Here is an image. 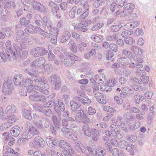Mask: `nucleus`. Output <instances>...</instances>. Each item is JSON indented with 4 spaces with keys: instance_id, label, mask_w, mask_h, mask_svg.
<instances>
[{
    "instance_id": "36",
    "label": "nucleus",
    "mask_w": 156,
    "mask_h": 156,
    "mask_svg": "<svg viewBox=\"0 0 156 156\" xmlns=\"http://www.w3.org/2000/svg\"><path fill=\"white\" fill-rule=\"evenodd\" d=\"M63 116L65 118L68 119L69 120H75L74 116L73 114H69V112L67 111H64Z\"/></svg>"
},
{
    "instance_id": "55",
    "label": "nucleus",
    "mask_w": 156,
    "mask_h": 156,
    "mask_svg": "<svg viewBox=\"0 0 156 156\" xmlns=\"http://www.w3.org/2000/svg\"><path fill=\"white\" fill-rule=\"evenodd\" d=\"M12 126L11 123H9V122L7 121V122L2 124L0 126V129L2 131L5 130Z\"/></svg>"
},
{
    "instance_id": "22",
    "label": "nucleus",
    "mask_w": 156,
    "mask_h": 156,
    "mask_svg": "<svg viewBox=\"0 0 156 156\" xmlns=\"http://www.w3.org/2000/svg\"><path fill=\"white\" fill-rule=\"evenodd\" d=\"M76 99L83 105L90 104L91 102V100L87 97H77L76 98Z\"/></svg>"
},
{
    "instance_id": "50",
    "label": "nucleus",
    "mask_w": 156,
    "mask_h": 156,
    "mask_svg": "<svg viewBox=\"0 0 156 156\" xmlns=\"http://www.w3.org/2000/svg\"><path fill=\"white\" fill-rule=\"evenodd\" d=\"M59 30L56 27H52L51 28L49 32L50 33L51 36H57L58 34V33Z\"/></svg>"
},
{
    "instance_id": "31",
    "label": "nucleus",
    "mask_w": 156,
    "mask_h": 156,
    "mask_svg": "<svg viewBox=\"0 0 156 156\" xmlns=\"http://www.w3.org/2000/svg\"><path fill=\"white\" fill-rule=\"evenodd\" d=\"M59 146L60 148H62L63 149L71 148V146L67 142L63 140H61L59 141Z\"/></svg>"
},
{
    "instance_id": "60",
    "label": "nucleus",
    "mask_w": 156,
    "mask_h": 156,
    "mask_svg": "<svg viewBox=\"0 0 156 156\" xmlns=\"http://www.w3.org/2000/svg\"><path fill=\"white\" fill-rule=\"evenodd\" d=\"M103 3H104L103 0H95L93 3V6L97 8L101 6Z\"/></svg>"
},
{
    "instance_id": "27",
    "label": "nucleus",
    "mask_w": 156,
    "mask_h": 156,
    "mask_svg": "<svg viewBox=\"0 0 156 156\" xmlns=\"http://www.w3.org/2000/svg\"><path fill=\"white\" fill-rule=\"evenodd\" d=\"M130 49L136 55H141L143 54L142 49H140L138 47L136 46H131L130 47Z\"/></svg>"
},
{
    "instance_id": "25",
    "label": "nucleus",
    "mask_w": 156,
    "mask_h": 156,
    "mask_svg": "<svg viewBox=\"0 0 156 156\" xmlns=\"http://www.w3.org/2000/svg\"><path fill=\"white\" fill-rule=\"evenodd\" d=\"M3 119L5 120L7 119V121L9 123H11L12 125V123L15 122L18 119V118L16 115H13L10 116L6 115L3 117Z\"/></svg>"
},
{
    "instance_id": "8",
    "label": "nucleus",
    "mask_w": 156,
    "mask_h": 156,
    "mask_svg": "<svg viewBox=\"0 0 156 156\" xmlns=\"http://www.w3.org/2000/svg\"><path fill=\"white\" fill-rule=\"evenodd\" d=\"M87 2V0L85 2ZM82 5L83 9V10L82 14L80 15L79 18L81 20H83L87 17L89 14L90 6L87 3H83L82 4Z\"/></svg>"
},
{
    "instance_id": "64",
    "label": "nucleus",
    "mask_w": 156,
    "mask_h": 156,
    "mask_svg": "<svg viewBox=\"0 0 156 156\" xmlns=\"http://www.w3.org/2000/svg\"><path fill=\"white\" fill-rule=\"evenodd\" d=\"M42 113L45 116L49 117L51 115L52 111L51 109L46 108L43 110Z\"/></svg>"
},
{
    "instance_id": "30",
    "label": "nucleus",
    "mask_w": 156,
    "mask_h": 156,
    "mask_svg": "<svg viewBox=\"0 0 156 156\" xmlns=\"http://www.w3.org/2000/svg\"><path fill=\"white\" fill-rule=\"evenodd\" d=\"M87 27L84 21H83L78 23V26H77V28L76 29L80 31L85 32L87 30Z\"/></svg>"
},
{
    "instance_id": "62",
    "label": "nucleus",
    "mask_w": 156,
    "mask_h": 156,
    "mask_svg": "<svg viewBox=\"0 0 156 156\" xmlns=\"http://www.w3.org/2000/svg\"><path fill=\"white\" fill-rule=\"evenodd\" d=\"M95 153L98 156H103L105 154V151L104 148H99L97 150Z\"/></svg>"
},
{
    "instance_id": "2",
    "label": "nucleus",
    "mask_w": 156,
    "mask_h": 156,
    "mask_svg": "<svg viewBox=\"0 0 156 156\" xmlns=\"http://www.w3.org/2000/svg\"><path fill=\"white\" fill-rule=\"evenodd\" d=\"M28 34L24 32L22 30H18L16 32L14 40L15 42L18 43L20 48L25 49L26 48L25 44H32V40L30 38H26L24 36H27Z\"/></svg>"
},
{
    "instance_id": "56",
    "label": "nucleus",
    "mask_w": 156,
    "mask_h": 156,
    "mask_svg": "<svg viewBox=\"0 0 156 156\" xmlns=\"http://www.w3.org/2000/svg\"><path fill=\"white\" fill-rule=\"evenodd\" d=\"M69 125V128L70 130H71L74 132H76L77 130L80 129L79 126L75 123H72Z\"/></svg>"
},
{
    "instance_id": "45",
    "label": "nucleus",
    "mask_w": 156,
    "mask_h": 156,
    "mask_svg": "<svg viewBox=\"0 0 156 156\" xmlns=\"http://www.w3.org/2000/svg\"><path fill=\"white\" fill-rule=\"evenodd\" d=\"M59 79L55 75H52L48 78V80L49 83L52 84H54L55 82Z\"/></svg>"
},
{
    "instance_id": "20",
    "label": "nucleus",
    "mask_w": 156,
    "mask_h": 156,
    "mask_svg": "<svg viewBox=\"0 0 156 156\" xmlns=\"http://www.w3.org/2000/svg\"><path fill=\"white\" fill-rule=\"evenodd\" d=\"M23 77L21 74L16 75L14 77L13 82L15 85L22 86V82L23 81Z\"/></svg>"
},
{
    "instance_id": "53",
    "label": "nucleus",
    "mask_w": 156,
    "mask_h": 156,
    "mask_svg": "<svg viewBox=\"0 0 156 156\" xmlns=\"http://www.w3.org/2000/svg\"><path fill=\"white\" fill-rule=\"evenodd\" d=\"M76 6H74L70 10L69 12V15L71 18H74L75 17L76 11Z\"/></svg>"
},
{
    "instance_id": "3",
    "label": "nucleus",
    "mask_w": 156,
    "mask_h": 156,
    "mask_svg": "<svg viewBox=\"0 0 156 156\" xmlns=\"http://www.w3.org/2000/svg\"><path fill=\"white\" fill-rule=\"evenodd\" d=\"M34 80L35 82L36 83H37V84L34 86V88L43 94H48L49 93V91L48 90V86L44 82V78H38L35 76Z\"/></svg>"
},
{
    "instance_id": "26",
    "label": "nucleus",
    "mask_w": 156,
    "mask_h": 156,
    "mask_svg": "<svg viewBox=\"0 0 156 156\" xmlns=\"http://www.w3.org/2000/svg\"><path fill=\"white\" fill-rule=\"evenodd\" d=\"M23 116L26 119L31 120L32 118V116L31 115V112L30 110L27 109H23L22 111Z\"/></svg>"
},
{
    "instance_id": "1",
    "label": "nucleus",
    "mask_w": 156,
    "mask_h": 156,
    "mask_svg": "<svg viewBox=\"0 0 156 156\" xmlns=\"http://www.w3.org/2000/svg\"><path fill=\"white\" fill-rule=\"evenodd\" d=\"M7 48L6 54L8 57H12L16 59L18 58H20L22 59H25L28 55V51L26 50H23L20 48L18 43L15 42L13 44V48H12L11 42L10 41H7L5 44Z\"/></svg>"
},
{
    "instance_id": "34",
    "label": "nucleus",
    "mask_w": 156,
    "mask_h": 156,
    "mask_svg": "<svg viewBox=\"0 0 156 156\" xmlns=\"http://www.w3.org/2000/svg\"><path fill=\"white\" fill-rule=\"evenodd\" d=\"M43 21V26H47L48 28H51L52 26V23L51 21L47 19L46 16H44L42 19Z\"/></svg>"
},
{
    "instance_id": "39",
    "label": "nucleus",
    "mask_w": 156,
    "mask_h": 156,
    "mask_svg": "<svg viewBox=\"0 0 156 156\" xmlns=\"http://www.w3.org/2000/svg\"><path fill=\"white\" fill-rule=\"evenodd\" d=\"M136 148V146L129 144L126 147V149L128 151L130 152L132 155H134L135 153V149Z\"/></svg>"
},
{
    "instance_id": "16",
    "label": "nucleus",
    "mask_w": 156,
    "mask_h": 156,
    "mask_svg": "<svg viewBox=\"0 0 156 156\" xmlns=\"http://www.w3.org/2000/svg\"><path fill=\"white\" fill-rule=\"evenodd\" d=\"M4 5V9L6 10H12L15 9L16 8V4L14 2L9 0H6Z\"/></svg>"
},
{
    "instance_id": "28",
    "label": "nucleus",
    "mask_w": 156,
    "mask_h": 156,
    "mask_svg": "<svg viewBox=\"0 0 156 156\" xmlns=\"http://www.w3.org/2000/svg\"><path fill=\"white\" fill-rule=\"evenodd\" d=\"M39 27H34L32 25H30L28 27L25 29V31L26 33H35L37 32V29L36 28Z\"/></svg>"
},
{
    "instance_id": "58",
    "label": "nucleus",
    "mask_w": 156,
    "mask_h": 156,
    "mask_svg": "<svg viewBox=\"0 0 156 156\" xmlns=\"http://www.w3.org/2000/svg\"><path fill=\"white\" fill-rule=\"evenodd\" d=\"M122 53L129 58H131L133 56L132 53L130 51H128L126 49H123L122 51Z\"/></svg>"
},
{
    "instance_id": "29",
    "label": "nucleus",
    "mask_w": 156,
    "mask_h": 156,
    "mask_svg": "<svg viewBox=\"0 0 156 156\" xmlns=\"http://www.w3.org/2000/svg\"><path fill=\"white\" fill-rule=\"evenodd\" d=\"M82 130L84 132L85 135L90 136L91 135V130L90 129V126L87 125H84L82 127Z\"/></svg>"
},
{
    "instance_id": "35",
    "label": "nucleus",
    "mask_w": 156,
    "mask_h": 156,
    "mask_svg": "<svg viewBox=\"0 0 156 156\" xmlns=\"http://www.w3.org/2000/svg\"><path fill=\"white\" fill-rule=\"evenodd\" d=\"M143 60L142 57L137 58L135 60L136 66V68H141L143 66L142 63L143 62Z\"/></svg>"
},
{
    "instance_id": "46",
    "label": "nucleus",
    "mask_w": 156,
    "mask_h": 156,
    "mask_svg": "<svg viewBox=\"0 0 156 156\" xmlns=\"http://www.w3.org/2000/svg\"><path fill=\"white\" fill-rule=\"evenodd\" d=\"M126 58L124 57L120 58L118 59V61L120 63L121 67L122 69H126V62L125 60V59Z\"/></svg>"
},
{
    "instance_id": "43",
    "label": "nucleus",
    "mask_w": 156,
    "mask_h": 156,
    "mask_svg": "<svg viewBox=\"0 0 156 156\" xmlns=\"http://www.w3.org/2000/svg\"><path fill=\"white\" fill-rule=\"evenodd\" d=\"M64 154L66 156H73V152L72 147L71 146V148L65 149L63 151Z\"/></svg>"
},
{
    "instance_id": "4",
    "label": "nucleus",
    "mask_w": 156,
    "mask_h": 156,
    "mask_svg": "<svg viewBox=\"0 0 156 156\" xmlns=\"http://www.w3.org/2000/svg\"><path fill=\"white\" fill-rule=\"evenodd\" d=\"M69 56L70 58L68 57L64 60L63 63L66 67H70L74 63V61L80 60V58L74 54H71Z\"/></svg>"
},
{
    "instance_id": "11",
    "label": "nucleus",
    "mask_w": 156,
    "mask_h": 156,
    "mask_svg": "<svg viewBox=\"0 0 156 156\" xmlns=\"http://www.w3.org/2000/svg\"><path fill=\"white\" fill-rule=\"evenodd\" d=\"M111 134L113 137L117 139H121L122 137V135L119 133L117 127L114 124H112L110 126Z\"/></svg>"
},
{
    "instance_id": "13",
    "label": "nucleus",
    "mask_w": 156,
    "mask_h": 156,
    "mask_svg": "<svg viewBox=\"0 0 156 156\" xmlns=\"http://www.w3.org/2000/svg\"><path fill=\"white\" fill-rule=\"evenodd\" d=\"M45 60L43 57H41L32 62L30 64L31 67H39L44 64Z\"/></svg>"
},
{
    "instance_id": "7",
    "label": "nucleus",
    "mask_w": 156,
    "mask_h": 156,
    "mask_svg": "<svg viewBox=\"0 0 156 156\" xmlns=\"http://www.w3.org/2000/svg\"><path fill=\"white\" fill-rule=\"evenodd\" d=\"M12 88L7 79L4 81L3 86L2 92L5 95H9L12 92Z\"/></svg>"
},
{
    "instance_id": "52",
    "label": "nucleus",
    "mask_w": 156,
    "mask_h": 156,
    "mask_svg": "<svg viewBox=\"0 0 156 156\" xmlns=\"http://www.w3.org/2000/svg\"><path fill=\"white\" fill-rule=\"evenodd\" d=\"M91 39L97 42H100L103 40L102 36L98 35V36L92 35L91 37Z\"/></svg>"
},
{
    "instance_id": "57",
    "label": "nucleus",
    "mask_w": 156,
    "mask_h": 156,
    "mask_svg": "<svg viewBox=\"0 0 156 156\" xmlns=\"http://www.w3.org/2000/svg\"><path fill=\"white\" fill-rule=\"evenodd\" d=\"M68 5V4L66 2H63L60 4L59 7L62 10L66 11L69 9V6Z\"/></svg>"
},
{
    "instance_id": "63",
    "label": "nucleus",
    "mask_w": 156,
    "mask_h": 156,
    "mask_svg": "<svg viewBox=\"0 0 156 156\" xmlns=\"http://www.w3.org/2000/svg\"><path fill=\"white\" fill-rule=\"evenodd\" d=\"M125 2L126 0H116L115 4L119 8H121L124 5Z\"/></svg>"
},
{
    "instance_id": "15",
    "label": "nucleus",
    "mask_w": 156,
    "mask_h": 156,
    "mask_svg": "<svg viewBox=\"0 0 156 156\" xmlns=\"http://www.w3.org/2000/svg\"><path fill=\"white\" fill-rule=\"evenodd\" d=\"M94 97L96 98V101L101 104H106V98L102 94L97 92L95 93Z\"/></svg>"
},
{
    "instance_id": "10",
    "label": "nucleus",
    "mask_w": 156,
    "mask_h": 156,
    "mask_svg": "<svg viewBox=\"0 0 156 156\" xmlns=\"http://www.w3.org/2000/svg\"><path fill=\"white\" fill-rule=\"evenodd\" d=\"M29 98L31 100L37 102L44 101L46 98L45 96L41 95L37 92L30 95Z\"/></svg>"
},
{
    "instance_id": "37",
    "label": "nucleus",
    "mask_w": 156,
    "mask_h": 156,
    "mask_svg": "<svg viewBox=\"0 0 156 156\" xmlns=\"http://www.w3.org/2000/svg\"><path fill=\"white\" fill-rule=\"evenodd\" d=\"M38 33L42 36L46 38H49L51 36V34L50 33L44 31L40 27H37Z\"/></svg>"
},
{
    "instance_id": "54",
    "label": "nucleus",
    "mask_w": 156,
    "mask_h": 156,
    "mask_svg": "<svg viewBox=\"0 0 156 156\" xmlns=\"http://www.w3.org/2000/svg\"><path fill=\"white\" fill-rule=\"evenodd\" d=\"M75 120H69L68 119L66 118L63 119L61 122L62 126H63L69 127V125L70 124V122H74Z\"/></svg>"
},
{
    "instance_id": "19",
    "label": "nucleus",
    "mask_w": 156,
    "mask_h": 156,
    "mask_svg": "<svg viewBox=\"0 0 156 156\" xmlns=\"http://www.w3.org/2000/svg\"><path fill=\"white\" fill-rule=\"evenodd\" d=\"M91 137L94 140L97 141L101 136V131L95 128H93L91 130Z\"/></svg>"
},
{
    "instance_id": "18",
    "label": "nucleus",
    "mask_w": 156,
    "mask_h": 156,
    "mask_svg": "<svg viewBox=\"0 0 156 156\" xmlns=\"http://www.w3.org/2000/svg\"><path fill=\"white\" fill-rule=\"evenodd\" d=\"M140 80L138 78H135V81L137 83L141 84L142 83L143 85H145L148 83L149 80V78L147 76H142L140 77Z\"/></svg>"
},
{
    "instance_id": "6",
    "label": "nucleus",
    "mask_w": 156,
    "mask_h": 156,
    "mask_svg": "<svg viewBox=\"0 0 156 156\" xmlns=\"http://www.w3.org/2000/svg\"><path fill=\"white\" fill-rule=\"evenodd\" d=\"M56 112L57 116L55 115H52L51 119L55 127L57 129H58L61 126L60 121L62 119V114L61 112H59L57 110L56 111Z\"/></svg>"
},
{
    "instance_id": "14",
    "label": "nucleus",
    "mask_w": 156,
    "mask_h": 156,
    "mask_svg": "<svg viewBox=\"0 0 156 156\" xmlns=\"http://www.w3.org/2000/svg\"><path fill=\"white\" fill-rule=\"evenodd\" d=\"M54 110L56 112L57 110L60 112L64 111L65 105L61 100L58 99L56 104L54 106Z\"/></svg>"
},
{
    "instance_id": "9",
    "label": "nucleus",
    "mask_w": 156,
    "mask_h": 156,
    "mask_svg": "<svg viewBox=\"0 0 156 156\" xmlns=\"http://www.w3.org/2000/svg\"><path fill=\"white\" fill-rule=\"evenodd\" d=\"M33 81L29 78L23 79L22 82V86H24L27 88L28 92H30L34 89Z\"/></svg>"
},
{
    "instance_id": "32",
    "label": "nucleus",
    "mask_w": 156,
    "mask_h": 156,
    "mask_svg": "<svg viewBox=\"0 0 156 156\" xmlns=\"http://www.w3.org/2000/svg\"><path fill=\"white\" fill-rule=\"evenodd\" d=\"M118 38V35L113 34L107 35L106 40L108 41L114 42Z\"/></svg>"
},
{
    "instance_id": "42",
    "label": "nucleus",
    "mask_w": 156,
    "mask_h": 156,
    "mask_svg": "<svg viewBox=\"0 0 156 156\" xmlns=\"http://www.w3.org/2000/svg\"><path fill=\"white\" fill-rule=\"evenodd\" d=\"M8 13V11L6 9L4 8L2 10L1 12V18L2 20L5 21L7 20V16Z\"/></svg>"
},
{
    "instance_id": "44",
    "label": "nucleus",
    "mask_w": 156,
    "mask_h": 156,
    "mask_svg": "<svg viewBox=\"0 0 156 156\" xmlns=\"http://www.w3.org/2000/svg\"><path fill=\"white\" fill-rule=\"evenodd\" d=\"M96 126L99 128V130L101 131V133L102 131H103L105 128H107L108 126L107 125L106 123L103 122H101L99 124H97L96 125Z\"/></svg>"
},
{
    "instance_id": "21",
    "label": "nucleus",
    "mask_w": 156,
    "mask_h": 156,
    "mask_svg": "<svg viewBox=\"0 0 156 156\" xmlns=\"http://www.w3.org/2000/svg\"><path fill=\"white\" fill-rule=\"evenodd\" d=\"M71 36V34L69 31H64L61 38V42L63 43L66 42L70 38Z\"/></svg>"
},
{
    "instance_id": "51",
    "label": "nucleus",
    "mask_w": 156,
    "mask_h": 156,
    "mask_svg": "<svg viewBox=\"0 0 156 156\" xmlns=\"http://www.w3.org/2000/svg\"><path fill=\"white\" fill-rule=\"evenodd\" d=\"M123 119L121 115H119L117 118L115 122V125L118 127L119 126H125V123L122 122V120Z\"/></svg>"
},
{
    "instance_id": "41",
    "label": "nucleus",
    "mask_w": 156,
    "mask_h": 156,
    "mask_svg": "<svg viewBox=\"0 0 156 156\" xmlns=\"http://www.w3.org/2000/svg\"><path fill=\"white\" fill-rule=\"evenodd\" d=\"M28 132L32 136L34 135H38L39 133V131L38 129L35 127L32 126L29 129Z\"/></svg>"
},
{
    "instance_id": "12",
    "label": "nucleus",
    "mask_w": 156,
    "mask_h": 156,
    "mask_svg": "<svg viewBox=\"0 0 156 156\" xmlns=\"http://www.w3.org/2000/svg\"><path fill=\"white\" fill-rule=\"evenodd\" d=\"M32 6L33 9L35 10H37L43 12H45L46 11L45 8L43 6V5L41 4L40 2L33 0L32 3Z\"/></svg>"
},
{
    "instance_id": "38",
    "label": "nucleus",
    "mask_w": 156,
    "mask_h": 156,
    "mask_svg": "<svg viewBox=\"0 0 156 156\" xmlns=\"http://www.w3.org/2000/svg\"><path fill=\"white\" fill-rule=\"evenodd\" d=\"M16 111V108L14 105H11L7 106L5 109V112L7 114L12 113Z\"/></svg>"
},
{
    "instance_id": "33",
    "label": "nucleus",
    "mask_w": 156,
    "mask_h": 156,
    "mask_svg": "<svg viewBox=\"0 0 156 156\" xmlns=\"http://www.w3.org/2000/svg\"><path fill=\"white\" fill-rule=\"evenodd\" d=\"M68 45L70 47L71 50L74 53H76L77 51V47L76 44L74 42L73 40H70L68 43Z\"/></svg>"
},
{
    "instance_id": "5",
    "label": "nucleus",
    "mask_w": 156,
    "mask_h": 156,
    "mask_svg": "<svg viewBox=\"0 0 156 156\" xmlns=\"http://www.w3.org/2000/svg\"><path fill=\"white\" fill-rule=\"evenodd\" d=\"M30 146L35 148L39 147H43L45 145V142L43 139L39 136H36L34 141L30 144Z\"/></svg>"
},
{
    "instance_id": "59",
    "label": "nucleus",
    "mask_w": 156,
    "mask_h": 156,
    "mask_svg": "<svg viewBox=\"0 0 156 156\" xmlns=\"http://www.w3.org/2000/svg\"><path fill=\"white\" fill-rule=\"evenodd\" d=\"M20 23L21 25L26 26L30 23V21L27 20L25 17H22L20 18Z\"/></svg>"
},
{
    "instance_id": "17",
    "label": "nucleus",
    "mask_w": 156,
    "mask_h": 156,
    "mask_svg": "<svg viewBox=\"0 0 156 156\" xmlns=\"http://www.w3.org/2000/svg\"><path fill=\"white\" fill-rule=\"evenodd\" d=\"M46 141L48 146L50 147H54L58 144V141L57 140H54V138L51 136L47 137Z\"/></svg>"
},
{
    "instance_id": "40",
    "label": "nucleus",
    "mask_w": 156,
    "mask_h": 156,
    "mask_svg": "<svg viewBox=\"0 0 156 156\" xmlns=\"http://www.w3.org/2000/svg\"><path fill=\"white\" fill-rule=\"evenodd\" d=\"M31 137L29 132L27 131V130H25L22 135V138L23 140V142H26L27 140L30 139Z\"/></svg>"
},
{
    "instance_id": "47",
    "label": "nucleus",
    "mask_w": 156,
    "mask_h": 156,
    "mask_svg": "<svg viewBox=\"0 0 156 156\" xmlns=\"http://www.w3.org/2000/svg\"><path fill=\"white\" fill-rule=\"evenodd\" d=\"M122 91L127 95L131 94L134 92L133 88L132 89L127 87H124L122 90Z\"/></svg>"
},
{
    "instance_id": "61",
    "label": "nucleus",
    "mask_w": 156,
    "mask_h": 156,
    "mask_svg": "<svg viewBox=\"0 0 156 156\" xmlns=\"http://www.w3.org/2000/svg\"><path fill=\"white\" fill-rule=\"evenodd\" d=\"M155 114V112L154 111L151 112L148 114L147 117L148 123L149 124H151L153 120V118L154 117V115Z\"/></svg>"
},
{
    "instance_id": "49",
    "label": "nucleus",
    "mask_w": 156,
    "mask_h": 156,
    "mask_svg": "<svg viewBox=\"0 0 156 156\" xmlns=\"http://www.w3.org/2000/svg\"><path fill=\"white\" fill-rule=\"evenodd\" d=\"M122 27L121 24L112 26L111 27V31L113 32H116L119 31L122 28Z\"/></svg>"
},
{
    "instance_id": "24",
    "label": "nucleus",
    "mask_w": 156,
    "mask_h": 156,
    "mask_svg": "<svg viewBox=\"0 0 156 156\" xmlns=\"http://www.w3.org/2000/svg\"><path fill=\"white\" fill-rule=\"evenodd\" d=\"M70 105L71 109L73 112H77L80 109L81 105L74 101H70Z\"/></svg>"
},
{
    "instance_id": "48",
    "label": "nucleus",
    "mask_w": 156,
    "mask_h": 156,
    "mask_svg": "<svg viewBox=\"0 0 156 156\" xmlns=\"http://www.w3.org/2000/svg\"><path fill=\"white\" fill-rule=\"evenodd\" d=\"M140 125L141 123L140 121H135L133 125L129 127V129L131 131H134L139 128Z\"/></svg>"
},
{
    "instance_id": "23",
    "label": "nucleus",
    "mask_w": 156,
    "mask_h": 156,
    "mask_svg": "<svg viewBox=\"0 0 156 156\" xmlns=\"http://www.w3.org/2000/svg\"><path fill=\"white\" fill-rule=\"evenodd\" d=\"M10 133L13 136H18L20 133V127L17 126H15L12 128L10 130Z\"/></svg>"
}]
</instances>
